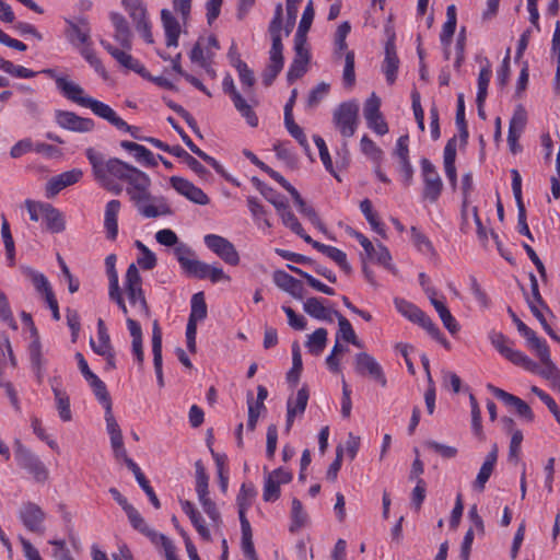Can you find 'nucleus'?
I'll list each match as a JSON object with an SVG mask.
<instances>
[{
  "label": "nucleus",
  "instance_id": "nucleus-13",
  "mask_svg": "<svg viewBox=\"0 0 560 560\" xmlns=\"http://www.w3.org/2000/svg\"><path fill=\"white\" fill-rule=\"evenodd\" d=\"M67 24L66 36L72 46L80 49L88 44H92L91 27L86 18H78L77 21L68 20Z\"/></svg>",
  "mask_w": 560,
  "mask_h": 560
},
{
  "label": "nucleus",
  "instance_id": "nucleus-26",
  "mask_svg": "<svg viewBox=\"0 0 560 560\" xmlns=\"http://www.w3.org/2000/svg\"><path fill=\"white\" fill-rule=\"evenodd\" d=\"M161 20L166 36V46L176 47L178 45V37L180 34V26L178 21L174 18L171 11L163 9L161 12Z\"/></svg>",
  "mask_w": 560,
  "mask_h": 560
},
{
  "label": "nucleus",
  "instance_id": "nucleus-44",
  "mask_svg": "<svg viewBox=\"0 0 560 560\" xmlns=\"http://www.w3.org/2000/svg\"><path fill=\"white\" fill-rule=\"evenodd\" d=\"M334 315L338 318L339 334L341 335V338L345 341L350 342L358 348H361L362 343L357 338V335H355L350 322L345 316H342L339 312H334Z\"/></svg>",
  "mask_w": 560,
  "mask_h": 560
},
{
  "label": "nucleus",
  "instance_id": "nucleus-45",
  "mask_svg": "<svg viewBox=\"0 0 560 560\" xmlns=\"http://www.w3.org/2000/svg\"><path fill=\"white\" fill-rule=\"evenodd\" d=\"M126 8L133 23L136 24V28L141 26H145L149 23L147 18V10L140 0H131L126 3Z\"/></svg>",
  "mask_w": 560,
  "mask_h": 560
},
{
  "label": "nucleus",
  "instance_id": "nucleus-27",
  "mask_svg": "<svg viewBox=\"0 0 560 560\" xmlns=\"http://www.w3.org/2000/svg\"><path fill=\"white\" fill-rule=\"evenodd\" d=\"M110 21L115 27L114 38L122 48L130 49L131 32L126 19L120 13L114 12L110 14Z\"/></svg>",
  "mask_w": 560,
  "mask_h": 560
},
{
  "label": "nucleus",
  "instance_id": "nucleus-30",
  "mask_svg": "<svg viewBox=\"0 0 560 560\" xmlns=\"http://www.w3.org/2000/svg\"><path fill=\"white\" fill-rule=\"evenodd\" d=\"M120 206V201L116 199L108 201L106 205L104 226L106 229L107 238L112 241H114L118 234L117 217Z\"/></svg>",
  "mask_w": 560,
  "mask_h": 560
},
{
  "label": "nucleus",
  "instance_id": "nucleus-39",
  "mask_svg": "<svg viewBox=\"0 0 560 560\" xmlns=\"http://www.w3.org/2000/svg\"><path fill=\"white\" fill-rule=\"evenodd\" d=\"M207 317V304L202 292L195 293L191 298V312L187 324H196Z\"/></svg>",
  "mask_w": 560,
  "mask_h": 560
},
{
  "label": "nucleus",
  "instance_id": "nucleus-10",
  "mask_svg": "<svg viewBox=\"0 0 560 560\" xmlns=\"http://www.w3.org/2000/svg\"><path fill=\"white\" fill-rule=\"evenodd\" d=\"M354 370L360 375H369L382 387L387 384L382 366L374 357L368 352H359L354 357Z\"/></svg>",
  "mask_w": 560,
  "mask_h": 560
},
{
  "label": "nucleus",
  "instance_id": "nucleus-57",
  "mask_svg": "<svg viewBox=\"0 0 560 560\" xmlns=\"http://www.w3.org/2000/svg\"><path fill=\"white\" fill-rule=\"evenodd\" d=\"M91 46L92 44H88L81 47L80 52L83 58L95 69L96 72L106 78V70Z\"/></svg>",
  "mask_w": 560,
  "mask_h": 560
},
{
  "label": "nucleus",
  "instance_id": "nucleus-15",
  "mask_svg": "<svg viewBox=\"0 0 560 560\" xmlns=\"http://www.w3.org/2000/svg\"><path fill=\"white\" fill-rule=\"evenodd\" d=\"M355 238L364 248V252L366 253L369 259L384 266L388 270H395L394 266L390 264L392 256L387 247H385L381 243L374 246L368 237H365L362 233L359 232L355 233Z\"/></svg>",
  "mask_w": 560,
  "mask_h": 560
},
{
  "label": "nucleus",
  "instance_id": "nucleus-23",
  "mask_svg": "<svg viewBox=\"0 0 560 560\" xmlns=\"http://www.w3.org/2000/svg\"><path fill=\"white\" fill-rule=\"evenodd\" d=\"M308 389L306 386L301 387L296 397L294 399L289 398L287 404V430L289 431L294 422V418L298 415H303L307 401H308Z\"/></svg>",
  "mask_w": 560,
  "mask_h": 560
},
{
  "label": "nucleus",
  "instance_id": "nucleus-8",
  "mask_svg": "<svg viewBox=\"0 0 560 560\" xmlns=\"http://www.w3.org/2000/svg\"><path fill=\"white\" fill-rule=\"evenodd\" d=\"M174 253L182 268L189 276L196 277L198 279L207 278L209 265L194 258V253L188 246L180 244L175 247Z\"/></svg>",
  "mask_w": 560,
  "mask_h": 560
},
{
  "label": "nucleus",
  "instance_id": "nucleus-14",
  "mask_svg": "<svg viewBox=\"0 0 560 560\" xmlns=\"http://www.w3.org/2000/svg\"><path fill=\"white\" fill-rule=\"evenodd\" d=\"M84 107L90 108L96 116L107 120L119 130L132 131L135 129L133 126H129L120 118L110 106L93 97L88 100Z\"/></svg>",
  "mask_w": 560,
  "mask_h": 560
},
{
  "label": "nucleus",
  "instance_id": "nucleus-47",
  "mask_svg": "<svg viewBox=\"0 0 560 560\" xmlns=\"http://www.w3.org/2000/svg\"><path fill=\"white\" fill-rule=\"evenodd\" d=\"M22 270L23 273L32 280L34 287L39 293L46 295L48 292H52L47 278L43 273H39L30 267H23Z\"/></svg>",
  "mask_w": 560,
  "mask_h": 560
},
{
  "label": "nucleus",
  "instance_id": "nucleus-36",
  "mask_svg": "<svg viewBox=\"0 0 560 560\" xmlns=\"http://www.w3.org/2000/svg\"><path fill=\"white\" fill-rule=\"evenodd\" d=\"M509 313L513 319V322L515 323L516 327H517V330L518 332L527 340V343H528V347L533 350L539 348L540 346H542L544 343H546L545 340L538 338L536 336V332L529 328L528 326H526L516 315L515 313L509 308Z\"/></svg>",
  "mask_w": 560,
  "mask_h": 560
},
{
  "label": "nucleus",
  "instance_id": "nucleus-12",
  "mask_svg": "<svg viewBox=\"0 0 560 560\" xmlns=\"http://www.w3.org/2000/svg\"><path fill=\"white\" fill-rule=\"evenodd\" d=\"M488 389L504 405L514 408L518 417L523 418L527 422L534 421V412L526 401L491 384L488 385Z\"/></svg>",
  "mask_w": 560,
  "mask_h": 560
},
{
  "label": "nucleus",
  "instance_id": "nucleus-34",
  "mask_svg": "<svg viewBox=\"0 0 560 560\" xmlns=\"http://www.w3.org/2000/svg\"><path fill=\"white\" fill-rule=\"evenodd\" d=\"M128 468L135 475L136 480L138 481L139 486L142 488V490L145 492V494L149 497V500L151 501L153 506L155 509H160L161 508L160 500L156 497L152 487L150 486L149 481L147 480L144 474L141 471L140 467L133 460H129Z\"/></svg>",
  "mask_w": 560,
  "mask_h": 560
},
{
  "label": "nucleus",
  "instance_id": "nucleus-51",
  "mask_svg": "<svg viewBox=\"0 0 560 560\" xmlns=\"http://www.w3.org/2000/svg\"><path fill=\"white\" fill-rule=\"evenodd\" d=\"M90 386L93 389L94 395L98 399L101 404H103L104 408L107 409L108 407H112V400L109 397V394L107 392L106 385L103 381L98 378V376H95L93 380L88 382Z\"/></svg>",
  "mask_w": 560,
  "mask_h": 560
},
{
  "label": "nucleus",
  "instance_id": "nucleus-5",
  "mask_svg": "<svg viewBox=\"0 0 560 560\" xmlns=\"http://www.w3.org/2000/svg\"><path fill=\"white\" fill-rule=\"evenodd\" d=\"M14 455L18 465L26 470L36 482L47 481L49 477L47 467L31 450L18 443Z\"/></svg>",
  "mask_w": 560,
  "mask_h": 560
},
{
  "label": "nucleus",
  "instance_id": "nucleus-37",
  "mask_svg": "<svg viewBox=\"0 0 560 560\" xmlns=\"http://www.w3.org/2000/svg\"><path fill=\"white\" fill-rule=\"evenodd\" d=\"M30 358L32 368L36 374L38 383L43 382L45 373V360L42 354L39 340H34L30 346Z\"/></svg>",
  "mask_w": 560,
  "mask_h": 560
},
{
  "label": "nucleus",
  "instance_id": "nucleus-52",
  "mask_svg": "<svg viewBox=\"0 0 560 560\" xmlns=\"http://www.w3.org/2000/svg\"><path fill=\"white\" fill-rule=\"evenodd\" d=\"M137 248L142 256L138 258V265L144 270H151L156 266V257L142 242L136 241Z\"/></svg>",
  "mask_w": 560,
  "mask_h": 560
},
{
  "label": "nucleus",
  "instance_id": "nucleus-24",
  "mask_svg": "<svg viewBox=\"0 0 560 560\" xmlns=\"http://www.w3.org/2000/svg\"><path fill=\"white\" fill-rule=\"evenodd\" d=\"M180 506L184 513L189 517L199 536L206 541H211L212 538L210 530L206 526L201 513L196 509L194 503L189 500H180Z\"/></svg>",
  "mask_w": 560,
  "mask_h": 560
},
{
  "label": "nucleus",
  "instance_id": "nucleus-63",
  "mask_svg": "<svg viewBox=\"0 0 560 560\" xmlns=\"http://www.w3.org/2000/svg\"><path fill=\"white\" fill-rule=\"evenodd\" d=\"M491 69L490 66H486L481 68L479 75H478V93L477 97L479 101H482V98H487L488 95V85L491 78Z\"/></svg>",
  "mask_w": 560,
  "mask_h": 560
},
{
  "label": "nucleus",
  "instance_id": "nucleus-6",
  "mask_svg": "<svg viewBox=\"0 0 560 560\" xmlns=\"http://www.w3.org/2000/svg\"><path fill=\"white\" fill-rule=\"evenodd\" d=\"M491 345L510 362L523 369H534L533 360L525 353L512 349L510 340L500 331H491L489 334Z\"/></svg>",
  "mask_w": 560,
  "mask_h": 560
},
{
  "label": "nucleus",
  "instance_id": "nucleus-21",
  "mask_svg": "<svg viewBox=\"0 0 560 560\" xmlns=\"http://www.w3.org/2000/svg\"><path fill=\"white\" fill-rule=\"evenodd\" d=\"M49 383L55 396L56 408L60 419L65 422L71 421L72 413L70 409V398L66 390L60 388V378L55 376L49 380Z\"/></svg>",
  "mask_w": 560,
  "mask_h": 560
},
{
  "label": "nucleus",
  "instance_id": "nucleus-2",
  "mask_svg": "<svg viewBox=\"0 0 560 560\" xmlns=\"http://www.w3.org/2000/svg\"><path fill=\"white\" fill-rule=\"evenodd\" d=\"M196 493L203 512L208 515L211 525L220 528L222 525L221 513L215 502L209 495V476L202 462H195Z\"/></svg>",
  "mask_w": 560,
  "mask_h": 560
},
{
  "label": "nucleus",
  "instance_id": "nucleus-28",
  "mask_svg": "<svg viewBox=\"0 0 560 560\" xmlns=\"http://www.w3.org/2000/svg\"><path fill=\"white\" fill-rule=\"evenodd\" d=\"M120 147L132 153L136 161L142 163L144 166L153 167L158 165V160L154 158L153 153L144 145L124 140L120 142Z\"/></svg>",
  "mask_w": 560,
  "mask_h": 560
},
{
  "label": "nucleus",
  "instance_id": "nucleus-20",
  "mask_svg": "<svg viewBox=\"0 0 560 560\" xmlns=\"http://www.w3.org/2000/svg\"><path fill=\"white\" fill-rule=\"evenodd\" d=\"M56 85L65 97L77 103L80 106L84 107L88 103V100L91 98V96L85 95L84 90L81 85L68 80L66 77L56 78Z\"/></svg>",
  "mask_w": 560,
  "mask_h": 560
},
{
  "label": "nucleus",
  "instance_id": "nucleus-31",
  "mask_svg": "<svg viewBox=\"0 0 560 560\" xmlns=\"http://www.w3.org/2000/svg\"><path fill=\"white\" fill-rule=\"evenodd\" d=\"M303 308L310 316L320 320L332 322V316H335V311L326 307L323 301L318 298L307 299L304 302Z\"/></svg>",
  "mask_w": 560,
  "mask_h": 560
},
{
  "label": "nucleus",
  "instance_id": "nucleus-33",
  "mask_svg": "<svg viewBox=\"0 0 560 560\" xmlns=\"http://www.w3.org/2000/svg\"><path fill=\"white\" fill-rule=\"evenodd\" d=\"M43 218L46 222L47 230L51 233H60L65 231L66 222L62 213L50 203H46Z\"/></svg>",
  "mask_w": 560,
  "mask_h": 560
},
{
  "label": "nucleus",
  "instance_id": "nucleus-56",
  "mask_svg": "<svg viewBox=\"0 0 560 560\" xmlns=\"http://www.w3.org/2000/svg\"><path fill=\"white\" fill-rule=\"evenodd\" d=\"M527 121V113L523 105H517L510 120L509 130L523 132Z\"/></svg>",
  "mask_w": 560,
  "mask_h": 560
},
{
  "label": "nucleus",
  "instance_id": "nucleus-50",
  "mask_svg": "<svg viewBox=\"0 0 560 560\" xmlns=\"http://www.w3.org/2000/svg\"><path fill=\"white\" fill-rule=\"evenodd\" d=\"M342 81L345 86L349 89L355 84L354 52L352 50L347 51L345 55Z\"/></svg>",
  "mask_w": 560,
  "mask_h": 560
},
{
  "label": "nucleus",
  "instance_id": "nucleus-49",
  "mask_svg": "<svg viewBox=\"0 0 560 560\" xmlns=\"http://www.w3.org/2000/svg\"><path fill=\"white\" fill-rule=\"evenodd\" d=\"M233 104L250 127H256L258 125V118L255 112L242 95H236Z\"/></svg>",
  "mask_w": 560,
  "mask_h": 560
},
{
  "label": "nucleus",
  "instance_id": "nucleus-58",
  "mask_svg": "<svg viewBox=\"0 0 560 560\" xmlns=\"http://www.w3.org/2000/svg\"><path fill=\"white\" fill-rule=\"evenodd\" d=\"M234 67L238 72L240 80L243 85L252 88L255 83L254 72L248 68V66L241 60L238 57L233 61Z\"/></svg>",
  "mask_w": 560,
  "mask_h": 560
},
{
  "label": "nucleus",
  "instance_id": "nucleus-19",
  "mask_svg": "<svg viewBox=\"0 0 560 560\" xmlns=\"http://www.w3.org/2000/svg\"><path fill=\"white\" fill-rule=\"evenodd\" d=\"M56 120L61 128L75 132H88L94 128L92 119L80 117L72 112H58Z\"/></svg>",
  "mask_w": 560,
  "mask_h": 560
},
{
  "label": "nucleus",
  "instance_id": "nucleus-54",
  "mask_svg": "<svg viewBox=\"0 0 560 560\" xmlns=\"http://www.w3.org/2000/svg\"><path fill=\"white\" fill-rule=\"evenodd\" d=\"M1 236L4 243L5 252L8 258L11 260V262H14V255H15V247H14V241L10 232V225L7 219L2 218L1 223Z\"/></svg>",
  "mask_w": 560,
  "mask_h": 560
},
{
  "label": "nucleus",
  "instance_id": "nucleus-29",
  "mask_svg": "<svg viewBox=\"0 0 560 560\" xmlns=\"http://www.w3.org/2000/svg\"><path fill=\"white\" fill-rule=\"evenodd\" d=\"M498 459V447L494 444L491 452L486 456V459L483 464L481 465V468L476 477L475 480V488L479 491H483L487 481L489 480L490 476L493 472L495 463Z\"/></svg>",
  "mask_w": 560,
  "mask_h": 560
},
{
  "label": "nucleus",
  "instance_id": "nucleus-62",
  "mask_svg": "<svg viewBox=\"0 0 560 560\" xmlns=\"http://www.w3.org/2000/svg\"><path fill=\"white\" fill-rule=\"evenodd\" d=\"M409 138L408 136H401L397 140L396 149L394 151V155L397 156L400 166L410 164L409 161V148H408Z\"/></svg>",
  "mask_w": 560,
  "mask_h": 560
},
{
  "label": "nucleus",
  "instance_id": "nucleus-17",
  "mask_svg": "<svg viewBox=\"0 0 560 560\" xmlns=\"http://www.w3.org/2000/svg\"><path fill=\"white\" fill-rule=\"evenodd\" d=\"M170 182L178 194L185 196L190 201L201 206L209 203V197L191 182L179 176H172Z\"/></svg>",
  "mask_w": 560,
  "mask_h": 560
},
{
  "label": "nucleus",
  "instance_id": "nucleus-53",
  "mask_svg": "<svg viewBox=\"0 0 560 560\" xmlns=\"http://www.w3.org/2000/svg\"><path fill=\"white\" fill-rule=\"evenodd\" d=\"M284 125L289 133L300 143V145L308 151L310 145L307 138L303 129L294 121L293 117L284 119Z\"/></svg>",
  "mask_w": 560,
  "mask_h": 560
},
{
  "label": "nucleus",
  "instance_id": "nucleus-43",
  "mask_svg": "<svg viewBox=\"0 0 560 560\" xmlns=\"http://www.w3.org/2000/svg\"><path fill=\"white\" fill-rule=\"evenodd\" d=\"M307 513L303 509L302 502L294 498L292 500V508H291V525H290V532H296L301 527L305 526L307 523Z\"/></svg>",
  "mask_w": 560,
  "mask_h": 560
},
{
  "label": "nucleus",
  "instance_id": "nucleus-32",
  "mask_svg": "<svg viewBox=\"0 0 560 560\" xmlns=\"http://www.w3.org/2000/svg\"><path fill=\"white\" fill-rule=\"evenodd\" d=\"M125 513L127 514L128 520L135 529H137V530L143 533L144 535H147L148 537H150L153 544H156V545L160 544L159 536L161 534H156L154 530H152L147 525L145 521L143 520L141 514L137 511V509H135L132 505H130L129 508H127L125 510Z\"/></svg>",
  "mask_w": 560,
  "mask_h": 560
},
{
  "label": "nucleus",
  "instance_id": "nucleus-59",
  "mask_svg": "<svg viewBox=\"0 0 560 560\" xmlns=\"http://www.w3.org/2000/svg\"><path fill=\"white\" fill-rule=\"evenodd\" d=\"M307 63V58H294L287 73L288 81L292 83L295 80L300 79L306 72Z\"/></svg>",
  "mask_w": 560,
  "mask_h": 560
},
{
  "label": "nucleus",
  "instance_id": "nucleus-60",
  "mask_svg": "<svg viewBox=\"0 0 560 560\" xmlns=\"http://www.w3.org/2000/svg\"><path fill=\"white\" fill-rule=\"evenodd\" d=\"M360 145L362 152L370 156L374 162L381 161L383 151L368 136L362 137Z\"/></svg>",
  "mask_w": 560,
  "mask_h": 560
},
{
  "label": "nucleus",
  "instance_id": "nucleus-4",
  "mask_svg": "<svg viewBox=\"0 0 560 560\" xmlns=\"http://www.w3.org/2000/svg\"><path fill=\"white\" fill-rule=\"evenodd\" d=\"M332 121L343 138H351L359 125V105L354 101L341 103L332 114Z\"/></svg>",
  "mask_w": 560,
  "mask_h": 560
},
{
  "label": "nucleus",
  "instance_id": "nucleus-25",
  "mask_svg": "<svg viewBox=\"0 0 560 560\" xmlns=\"http://www.w3.org/2000/svg\"><path fill=\"white\" fill-rule=\"evenodd\" d=\"M399 59L396 54L394 40H388L385 45V59L383 61V72L386 75V81L393 84L397 78Z\"/></svg>",
  "mask_w": 560,
  "mask_h": 560
},
{
  "label": "nucleus",
  "instance_id": "nucleus-1",
  "mask_svg": "<svg viewBox=\"0 0 560 560\" xmlns=\"http://www.w3.org/2000/svg\"><path fill=\"white\" fill-rule=\"evenodd\" d=\"M95 180L106 190L119 195L122 186L117 182H126L130 200L144 218H158L172 214V210L163 197L150 192L151 178L139 168L117 158L105 160L104 155L93 148L85 150Z\"/></svg>",
  "mask_w": 560,
  "mask_h": 560
},
{
  "label": "nucleus",
  "instance_id": "nucleus-55",
  "mask_svg": "<svg viewBox=\"0 0 560 560\" xmlns=\"http://www.w3.org/2000/svg\"><path fill=\"white\" fill-rule=\"evenodd\" d=\"M381 107V98L375 94L372 95L365 101L363 114L366 121H371L373 118H380Z\"/></svg>",
  "mask_w": 560,
  "mask_h": 560
},
{
  "label": "nucleus",
  "instance_id": "nucleus-42",
  "mask_svg": "<svg viewBox=\"0 0 560 560\" xmlns=\"http://www.w3.org/2000/svg\"><path fill=\"white\" fill-rule=\"evenodd\" d=\"M327 343V330L325 328H317L307 338L305 346L312 354L318 355L325 349Z\"/></svg>",
  "mask_w": 560,
  "mask_h": 560
},
{
  "label": "nucleus",
  "instance_id": "nucleus-7",
  "mask_svg": "<svg viewBox=\"0 0 560 560\" xmlns=\"http://www.w3.org/2000/svg\"><path fill=\"white\" fill-rule=\"evenodd\" d=\"M421 171L423 179L422 196L430 202H436L443 190V182L435 166L428 160H421Z\"/></svg>",
  "mask_w": 560,
  "mask_h": 560
},
{
  "label": "nucleus",
  "instance_id": "nucleus-35",
  "mask_svg": "<svg viewBox=\"0 0 560 560\" xmlns=\"http://www.w3.org/2000/svg\"><path fill=\"white\" fill-rule=\"evenodd\" d=\"M97 340L98 341L95 342L93 339H91L90 345L94 352L97 353L98 355L114 350L110 343V337L107 332L105 323L101 318L97 322Z\"/></svg>",
  "mask_w": 560,
  "mask_h": 560
},
{
  "label": "nucleus",
  "instance_id": "nucleus-46",
  "mask_svg": "<svg viewBox=\"0 0 560 560\" xmlns=\"http://www.w3.org/2000/svg\"><path fill=\"white\" fill-rule=\"evenodd\" d=\"M360 209L372 229L380 235L384 236L385 231L383 224L380 222L377 214L372 209V202L364 199L360 202Z\"/></svg>",
  "mask_w": 560,
  "mask_h": 560
},
{
  "label": "nucleus",
  "instance_id": "nucleus-61",
  "mask_svg": "<svg viewBox=\"0 0 560 560\" xmlns=\"http://www.w3.org/2000/svg\"><path fill=\"white\" fill-rule=\"evenodd\" d=\"M325 255L332 259L342 271H345L348 275L351 272L352 268L347 260V255L345 252L340 250L337 247L330 246Z\"/></svg>",
  "mask_w": 560,
  "mask_h": 560
},
{
  "label": "nucleus",
  "instance_id": "nucleus-64",
  "mask_svg": "<svg viewBox=\"0 0 560 560\" xmlns=\"http://www.w3.org/2000/svg\"><path fill=\"white\" fill-rule=\"evenodd\" d=\"M395 305L397 311L407 317L410 322H413L421 311L419 307L404 299H395Z\"/></svg>",
  "mask_w": 560,
  "mask_h": 560
},
{
  "label": "nucleus",
  "instance_id": "nucleus-38",
  "mask_svg": "<svg viewBox=\"0 0 560 560\" xmlns=\"http://www.w3.org/2000/svg\"><path fill=\"white\" fill-rule=\"evenodd\" d=\"M275 208L280 214L283 224L289 228L295 234L302 233V225L294 215V213L289 209L287 201L275 202Z\"/></svg>",
  "mask_w": 560,
  "mask_h": 560
},
{
  "label": "nucleus",
  "instance_id": "nucleus-48",
  "mask_svg": "<svg viewBox=\"0 0 560 560\" xmlns=\"http://www.w3.org/2000/svg\"><path fill=\"white\" fill-rule=\"evenodd\" d=\"M351 31V26L349 22H342L335 34V56L336 58H340L342 51H345L348 47L346 38Z\"/></svg>",
  "mask_w": 560,
  "mask_h": 560
},
{
  "label": "nucleus",
  "instance_id": "nucleus-40",
  "mask_svg": "<svg viewBox=\"0 0 560 560\" xmlns=\"http://www.w3.org/2000/svg\"><path fill=\"white\" fill-rule=\"evenodd\" d=\"M432 305L438 312L444 327L452 334L455 335L459 330V325L456 322V319L451 314L450 310L446 307V305L439 301L433 300Z\"/></svg>",
  "mask_w": 560,
  "mask_h": 560
},
{
  "label": "nucleus",
  "instance_id": "nucleus-9",
  "mask_svg": "<svg viewBox=\"0 0 560 560\" xmlns=\"http://www.w3.org/2000/svg\"><path fill=\"white\" fill-rule=\"evenodd\" d=\"M205 244L226 264L231 266L238 265L240 255L228 238L217 234H208L205 236Z\"/></svg>",
  "mask_w": 560,
  "mask_h": 560
},
{
  "label": "nucleus",
  "instance_id": "nucleus-11",
  "mask_svg": "<svg viewBox=\"0 0 560 560\" xmlns=\"http://www.w3.org/2000/svg\"><path fill=\"white\" fill-rule=\"evenodd\" d=\"M23 525L32 533L43 535L45 533L46 514L39 505L33 502L24 503L19 512Z\"/></svg>",
  "mask_w": 560,
  "mask_h": 560
},
{
  "label": "nucleus",
  "instance_id": "nucleus-22",
  "mask_svg": "<svg viewBox=\"0 0 560 560\" xmlns=\"http://www.w3.org/2000/svg\"><path fill=\"white\" fill-rule=\"evenodd\" d=\"M273 281L278 288L288 292L294 299L302 300L304 296L303 283L282 270L273 272Z\"/></svg>",
  "mask_w": 560,
  "mask_h": 560
},
{
  "label": "nucleus",
  "instance_id": "nucleus-41",
  "mask_svg": "<svg viewBox=\"0 0 560 560\" xmlns=\"http://www.w3.org/2000/svg\"><path fill=\"white\" fill-rule=\"evenodd\" d=\"M503 421L511 431V442L509 447V457L517 459L521 452V444L523 441V432L520 429H514V420L512 418H504Z\"/></svg>",
  "mask_w": 560,
  "mask_h": 560
},
{
  "label": "nucleus",
  "instance_id": "nucleus-18",
  "mask_svg": "<svg viewBox=\"0 0 560 560\" xmlns=\"http://www.w3.org/2000/svg\"><path fill=\"white\" fill-rule=\"evenodd\" d=\"M535 351L542 364V368H540L535 361H533L534 369L526 370L532 373L539 374L544 378L551 382L558 374H560V370L552 362L547 343H544L539 348L535 349Z\"/></svg>",
  "mask_w": 560,
  "mask_h": 560
},
{
  "label": "nucleus",
  "instance_id": "nucleus-16",
  "mask_svg": "<svg viewBox=\"0 0 560 560\" xmlns=\"http://www.w3.org/2000/svg\"><path fill=\"white\" fill-rule=\"evenodd\" d=\"M83 176L80 168H72L56 176H52L46 184V196L55 197L62 189L77 184Z\"/></svg>",
  "mask_w": 560,
  "mask_h": 560
},
{
  "label": "nucleus",
  "instance_id": "nucleus-3",
  "mask_svg": "<svg viewBox=\"0 0 560 560\" xmlns=\"http://www.w3.org/2000/svg\"><path fill=\"white\" fill-rule=\"evenodd\" d=\"M124 290L129 303L138 310L140 315L149 318L150 307L142 289V278L135 264L129 265L126 271Z\"/></svg>",
  "mask_w": 560,
  "mask_h": 560
}]
</instances>
